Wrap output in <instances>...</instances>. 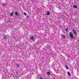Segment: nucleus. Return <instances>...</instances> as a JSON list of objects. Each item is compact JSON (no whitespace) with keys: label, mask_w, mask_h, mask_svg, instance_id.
<instances>
[{"label":"nucleus","mask_w":79,"mask_h":79,"mask_svg":"<svg viewBox=\"0 0 79 79\" xmlns=\"http://www.w3.org/2000/svg\"><path fill=\"white\" fill-rule=\"evenodd\" d=\"M69 36L70 37H71V39H73V37H74V36L73 35V32H70L69 33Z\"/></svg>","instance_id":"1"},{"label":"nucleus","mask_w":79,"mask_h":79,"mask_svg":"<svg viewBox=\"0 0 79 79\" xmlns=\"http://www.w3.org/2000/svg\"><path fill=\"white\" fill-rule=\"evenodd\" d=\"M73 32L74 35H77V32L76 30H73Z\"/></svg>","instance_id":"2"},{"label":"nucleus","mask_w":79,"mask_h":79,"mask_svg":"<svg viewBox=\"0 0 79 79\" xmlns=\"http://www.w3.org/2000/svg\"><path fill=\"white\" fill-rule=\"evenodd\" d=\"M61 36V37H62L63 39H65L66 38V36L63 34H62Z\"/></svg>","instance_id":"3"},{"label":"nucleus","mask_w":79,"mask_h":79,"mask_svg":"<svg viewBox=\"0 0 79 79\" xmlns=\"http://www.w3.org/2000/svg\"><path fill=\"white\" fill-rule=\"evenodd\" d=\"M13 14H14V12H12V13H10V17H12L13 16Z\"/></svg>","instance_id":"4"},{"label":"nucleus","mask_w":79,"mask_h":79,"mask_svg":"<svg viewBox=\"0 0 79 79\" xmlns=\"http://www.w3.org/2000/svg\"><path fill=\"white\" fill-rule=\"evenodd\" d=\"M47 15H48V16H49V15H50V11H48L47 13Z\"/></svg>","instance_id":"5"},{"label":"nucleus","mask_w":79,"mask_h":79,"mask_svg":"<svg viewBox=\"0 0 79 79\" xmlns=\"http://www.w3.org/2000/svg\"><path fill=\"white\" fill-rule=\"evenodd\" d=\"M73 8H77V6L76 5L73 6Z\"/></svg>","instance_id":"6"},{"label":"nucleus","mask_w":79,"mask_h":79,"mask_svg":"<svg viewBox=\"0 0 79 79\" xmlns=\"http://www.w3.org/2000/svg\"><path fill=\"white\" fill-rule=\"evenodd\" d=\"M15 15L16 16H18V11H16L15 13Z\"/></svg>","instance_id":"7"},{"label":"nucleus","mask_w":79,"mask_h":79,"mask_svg":"<svg viewBox=\"0 0 79 79\" xmlns=\"http://www.w3.org/2000/svg\"><path fill=\"white\" fill-rule=\"evenodd\" d=\"M47 74H48V75H49V76H50L51 73H50V72H47Z\"/></svg>","instance_id":"8"},{"label":"nucleus","mask_w":79,"mask_h":79,"mask_svg":"<svg viewBox=\"0 0 79 79\" xmlns=\"http://www.w3.org/2000/svg\"><path fill=\"white\" fill-rule=\"evenodd\" d=\"M3 39H5V40H6V36L5 35H4V37L3 38Z\"/></svg>","instance_id":"9"},{"label":"nucleus","mask_w":79,"mask_h":79,"mask_svg":"<svg viewBox=\"0 0 79 79\" xmlns=\"http://www.w3.org/2000/svg\"><path fill=\"white\" fill-rule=\"evenodd\" d=\"M34 36H32L31 38L30 39H31V40H32L33 41V40H34Z\"/></svg>","instance_id":"10"},{"label":"nucleus","mask_w":79,"mask_h":79,"mask_svg":"<svg viewBox=\"0 0 79 79\" xmlns=\"http://www.w3.org/2000/svg\"><path fill=\"white\" fill-rule=\"evenodd\" d=\"M65 67L66 69H69V68H68V66L66 65Z\"/></svg>","instance_id":"11"},{"label":"nucleus","mask_w":79,"mask_h":79,"mask_svg":"<svg viewBox=\"0 0 79 79\" xmlns=\"http://www.w3.org/2000/svg\"><path fill=\"white\" fill-rule=\"evenodd\" d=\"M68 75L69 76H70V77L71 76V73H70L69 72H68Z\"/></svg>","instance_id":"12"},{"label":"nucleus","mask_w":79,"mask_h":79,"mask_svg":"<svg viewBox=\"0 0 79 79\" xmlns=\"http://www.w3.org/2000/svg\"><path fill=\"white\" fill-rule=\"evenodd\" d=\"M23 15H24L25 16H27V14L26 12H24Z\"/></svg>","instance_id":"13"},{"label":"nucleus","mask_w":79,"mask_h":79,"mask_svg":"<svg viewBox=\"0 0 79 79\" xmlns=\"http://www.w3.org/2000/svg\"><path fill=\"white\" fill-rule=\"evenodd\" d=\"M65 31L66 32H67V31H68V28H67L65 30Z\"/></svg>","instance_id":"14"},{"label":"nucleus","mask_w":79,"mask_h":79,"mask_svg":"<svg viewBox=\"0 0 79 79\" xmlns=\"http://www.w3.org/2000/svg\"><path fill=\"white\" fill-rule=\"evenodd\" d=\"M40 79H44V77H40Z\"/></svg>","instance_id":"15"},{"label":"nucleus","mask_w":79,"mask_h":79,"mask_svg":"<svg viewBox=\"0 0 79 79\" xmlns=\"http://www.w3.org/2000/svg\"><path fill=\"white\" fill-rule=\"evenodd\" d=\"M3 6H6V4H5V3H4V4H3Z\"/></svg>","instance_id":"16"},{"label":"nucleus","mask_w":79,"mask_h":79,"mask_svg":"<svg viewBox=\"0 0 79 79\" xmlns=\"http://www.w3.org/2000/svg\"><path fill=\"white\" fill-rule=\"evenodd\" d=\"M17 65L18 66V68H19V65L17 64Z\"/></svg>","instance_id":"17"},{"label":"nucleus","mask_w":79,"mask_h":79,"mask_svg":"<svg viewBox=\"0 0 79 79\" xmlns=\"http://www.w3.org/2000/svg\"><path fill=\"white\" fill-rule=\"evenodd\" d=\"M75 38H76V37H75Z\"/></svg>","instance_id":"18"},{"label":"nucleus","mask_w":79,"mask_h":79,"mask_svg":"<svg viewBox=\"0 0 79 79\" xmlns=\"http://www.w3.org/2000/svg\"><path fill=\"white\" fill-rule=\"evenodd\" d=\"M78 41H79V40H78Z\"/></svg>","instance_id":"19"}]
</instances>
